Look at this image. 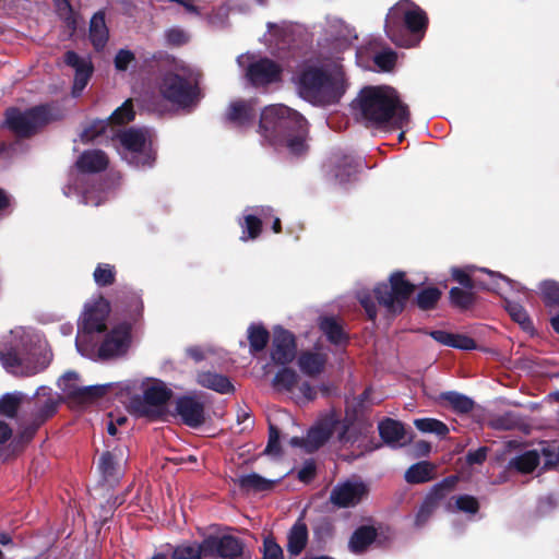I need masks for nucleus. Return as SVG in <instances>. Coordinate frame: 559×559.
I'll list each match as a JSON object with an SVG mask.
<instances>
[{"instance_id": "2eb2a0df", "label": "nucleus", "mask_w": 559, "mask_h": 559, "mask_svg": "<svg viewBox=\"0 0 559 559\" xmlns=\"http://www.w3.org/2000/svg\"><path fill=\"white\" fill-rule=\"evenodd\" d=\"M134 110L133 104L131 99H127L120 107H118L108 120H97L93 122L88 128H86L81 133V139L83 142H90L99 136L103 132H105L107 126L109 123L112 124H124L134 119Z\"/></svg>"}, {"instance_id": "bb28decb", "label": "nucleus", "mask_w": 559, "mask_h": 559, "mask_svg": "<svg viewBox=\"0 0 559 559\" xmlns=\"http://www.w3.org/2000/svg\"><path fill=\"white\" fill-rule=\"evenodd\" d=\"M326 364V355L320 352L306 350L298 357V367L302 373L314 377L321 373Z\"/></svg>"}, {"instance_id": "0e129e2a", "label": "nucleus", "mask_w": 559, "mask_h": 559, "mask_svg": "<svg viewBox=\"0 0 559 559\" xmlns=\"http://www.w3.org/2000/svg\"><path fill=\"white\" fill-rule=\"evenodd\" d=\"M265 453L271 455L280 454V432L274 426H270V436Z\"/></svg>"}, {"instance_id": "39448f33", "label": "nucleus", "mask_w": 559, "mask_h": 559, "mask_svg": "<svg viewBox=\"0 0 559 559\" xmlns=\"http://www.w3.org/2000/svg\"><path fill=\"white\" fill-rule=\"evenodd\" d=\"M426 13L409 0H401L386 15V36L397 46L413 47L423 38L427 27Z\"/></svg>"}, {"instance_id": "a211bd4d", "label": "nucleus", "mask_w": 559, "mask_h": 559, "mask_svg": "<svg viewBox=\"0 0 559 559\" xmlns=\"http://www.w3.org/2000/svg\"><path fill=\"white\" fill-rule=\"evenodd\" d=\"M130 342V325L120 324L108 333L98 347L100 358L108 359L123 355Z\"/></svg>"}, {"instance_id": "e2e57ef3", "label": "nucleus", "mask_w": 559, "mask_h": 559, "mask_svg": "<svg viewBox=\"0 0 559 559\" xmlns=\"http://www.w3.org/2000/svg\"><path fill=\"white\" fill-rule=\"evenodd\" d=\"M357 298L361 306L365 308L369 319L374 320L377 317V309L370 294L368 292L361 290L357 293Z\"/></svg>"}, {"instance_id": "5fc2aeb1", "label": "nucleus", "mask_w": 559, "mask_h": 559, "mask_svg": "<svg viewBox=\"0 0 559 559\" xmlns=\"http://www.w3.org/2000/svg\"><path fill=\"white\" fill-rule=\"evenodd\" d=\"M441 296L438 288H427L420 292L417 296L418 307L423 310H428L435 307Z\"/></svg>"}, {"instance_id": "9d476101", "label": "nucleus", "mask_w": 559, "mask_h": 559, "mask_svg": "<svg viewBox=\"0 0 559 559\" xmlns=\"http://www.w3.org/2000/svg\"><path fill=\"white\" fill-rule=\"evenodd\" d=\"M171 391L158 380L143 383V395L132 396L128 403L129 412L138 417H154L158 415L170 399Z\"/></svg>"}, {"instance_id": "473e14b6", "label": "nucleus", "mask_w": 559, "mask_h": 559, "mask_svg": "<svg viewBox=\"0 0 559 559\" xmlns=\"http://www.w3.org/2000/svg\"><path fill=\"white\" fill-rule=\"evenodd\" d=\"M539 462L540 455L537 450H528L511 459L508 467L522 474H528L538 466Z\"/></svg>"}, {"instance_id": "58836bf2", "label": "nucleus", "mask_w": 559, "mask_h": 559, "mask_svg": "<svg viewBox=\"0 0 559 559\" xmlns=\"http://www.w3.org/2000/svg\"><path fill=\"white\" fill-rule=\"evenodd\" d=\"M28 400L27 395L20 391L5 393L0 397V414L14 418L21 405Z\"/></svg>"}, {"instance_id": "423d86ee", "label": "nucleus", "mask_w": 559, "mask_h": 559, "mask_svg": "<svg viewBox=\"0 0 559 559\" xmlns=\"http://www.w3.org/2000/svg\"><path fill=\"white\" fill-rule=\"evenodd\" d=\"M160 95L179 109H190L201 98L199 73L188 67L166 72L158 85Z\"/></svg>"}, {"instance_id": "6e6552de", "label": "nucleus", "mask_w": 559, "mask_h": 559, "mask_svg": "<svg viewBox=\"0 0 559 559\" xmlns=\"http://www.w3.org/2000/svg\"><path fill=\"white\" fill-rule=\"evenodd\" d=\"M109 312L110 305L102 296L85 305L75 340L76 349L81 355L87 356L93 352L99 336L106 330Z\"/></svg>"}, {"instance_id": "c9c22d12", "label": "nucleus", "mask_w": 559, "mask_h": 559, "mask_svg": "<svg viewBox=\"0 0 559 559\" xmlns=\"http://www.w3.org/2000/svg\"><path fill=\"white\" fill-rule=\"evenodd\" d=\"M272 383L275 390L292 396L299 383V376L295 370L284 367L276 372Z\"/></svg>"}, {"instance_id": "a878e982", "label": "nucleus", "mask_w": 559, "mask_h": 559, "mask_svg": "<svg viewBox=\"0 0 559 559\" xmlns=\"http://www.w3.org/2000/svg\"><path fill=\"white\" fill-rule=\"evenodd\" d=\"M255 111L254 100H236L229 105L227 119L238 127H243L252 121Z\"/></svg>"}, {"instance_id": "72a5a7b5", "label": "nucleus", "mask_w": 559, "mask_h": 559, "mask_svg": "<svg viewBox=\"0 0 559 559\" xmlns=\"http://www.w3.org/2000/svg\"><path fill=\"white\" fill-rule=\"evenodd\" d=\"M331 28H333L330 32L333 45L340 50L347 49L353 44V40L357 38L354 31L341 20H335Z\"/></svg>"}, {"instance_id": "6ab92c4d", "label": "nucleus", "mask_w": 559, "mask_h": 559, "mask_svg": "<svg viewBox=\"0 0 559 559\" xmlns=\"http://www.w3.org/2000/svg\"><path fill=\"white\" fill-rule=\"evenodd\" d=\"M296 357V342L295 336L278 328L274 331L272 342L271 359L274 364L285 366L292 362Z\"/></svg>"}, {"instance_id": "4468645a", "label": "nucleus", "mask_w": 559, "mask_h": 559, "mask_svg": "<svg viewBox=\"0 0 559 559\" xmlns=\"http://www.w3.org/2000/svg\"><path fill=\"white\" fill-rule=\"evenodd\" d=\"M50 120L49 108L38 106L25 111L10 108L5 114V126L19 136H28Z\"/></svg>"}, {"instance_id": "5701e85b", "label": "nucleus", "mask_w": 559, "mask_h": 559, "mask_svg": "<svg viewBox=\"0 0 559 559\" xmlns=\"http://www.w3.org/2000/svg\"><path fill=\"white\" fill-rule=\"evenodd\" d=\"M176 412L182 421L190 427H199L204 423V405L195 396H183L177 400Z\"/></svg>"}, {"instance_id": "bf43d9fd", "label": "nucleus", "mask_w": 559, "mask_h": 559, "mask_svg": "<svg viewBox=\"0 0 559 559\" xmlns=\"http://www.w3.org/2000/svg\"><path fill=\"white\" fill-rule=\"evenodd\" d=\"M373 60L380 70L390 71L395 64L396 53L391 49H385L377 53Z\"/></svg>"}, {"instance_id": "ddd939ff", "label": "nucleus", "mask_w": 559, "mask_h": 559, "mask_svg": "<svg viewBox=\"0 0 559 559\" xmlns=\"http://www.w3.org/2000/svg\"><path fill=\"white\" fill-rule=\"evenodd\" d=\"M414 289L415 285L405 280L403 272L397 271L391 274L389 284H379L374 294L380 305L396 313L402 311Z\"/></svg>"}, {"instance_id": "cd10ccee", "label": "nucleus", "mask_w": 559, "mask_h": 559, "mask_svg": "<svg viewBox=\"0 0 559 559\" xmlns=\"http://www.w3.org/2000/svg\"><path fill=\"white\" fill-rule=\"evenodd\" d=\"M379 432L385 443L393 448L405 443V429L403 425L393 419H385L379 424Z\"/></svg>"}, {"instance_id": "aec40b11", "label": "nucleus", "mask_w": 559, "mask_h": 559, "mask_svg": "<svg viewBox=\"0 0 559 559\" xmlns=\"http://www.w3.org/2000/svg\"><path fill=\"white\" fill-rule=\"evenodd\" d=\"M64 62L75 71L72 94L78 97L86 87L93 73L91 59L81 57L74 51H68L64 56Z\"/></svg>"}, {"instance_id": "a18cd8bd", "label": "nucleus", "mask_w": 559, "mask_h": 559, "mask_svg": "<svg viewBox=\"0 0 559 559\" xmlns=\"http://www.w3.org/2000/svg\"><path fill=\"white\" fill-rule=\"evenodd\" d=\"M504 307L512 320L519 323L523 330H533V323L522 305L515 301L506 300Z\"/></svg>"}, {"instance_id": "4d7b16f0", "label": "nucleus", "mask_w": 559, "mask_h": 559, "mask_svg": "<svg viewBox=\"0 0 559 559\" xmlns=\"http://www.w3.org/2000/svg\"><path fill=\"white\" fill-rule=\"evenodd\" d=\"M316 396V389L309 382H301L298 383L290 397L294 399L297 403H307L314 400Z\"/></svg>"}, {"instance_id": "b1692460", "label": "nucleus", "mask_w": 559, "mask_h": 559, "mask_svg": "<svg viewBox=\"0 0 559 559\" xmlns=\"http://www.w3.org/2000/svg\"><path fill=\"white\" fill-rule=\"evenodd\" d=\"M124 462V453L121 448L114 451L104 452L99 457L98 468L106 481H117L122 476V464Z\"/></svg>"}, {"instance_id": "412c9836", "label": "nucleus", "mask_w": 559, "mask_h": 559, "mask_svg": "<svg viewBox=\"0 0 559 559\" xmlns=\"http://www.w3.org/2000/svg\"><path fill=\"white\" fill-rule=\"evenodd\" d=\"M135 386V382L126 381L119 383H105V384H96V385H84L82 386L76 395L74 401L75 404L85 406L92 403H95L100 397L107 395L111 390L116 389L119 392L130 391Z\"/></svg>"}, {"instance_id": "c85d7f7f", "label": "nucleus", "mask_w": 559, "mask_h": 559, "mask_svg": "<svg viewBox=\"0 0 559 559\" xmlns=\"http://www.w3.org/2000/svg\"><path fill=\"white\" fill-rule=\"evenodd\" d=\"M197 382L201 386L213 390L221 394H227L234 391V385L229 379L226 376L216 372H199L197 376Z\"/></svg>"}, {"instance_id": "37998d69", "label": "nucleus", "mask_w": 559, "mask_h": 559, "mask_svg": "<svg viewBox=\"0 0 559 559\" xmlns=\"http://www.w3.org/2000/svg\"><path fill=\"white\" fill-rule=\"evenodd\" d=\"M173 559H201L205 556L204 540L200 544H182L175 548Z\"/></svg>"}, {"instance_id": "4c0bfd02", "label": "nucleus", "mask_w": 559, "mask_h": 559, "mask_svg": "<svg viewBox=\"0 0 559 559\" xmlns=\"http://www.w3.org/2000/svg\"><path fill=\"white\" fill-rule=\"evenodd\" d=\"M333 163L335 164V169L333 170L334 177L340 183L348 181L350 177L357 173L359 166L350 155H335Z\"/></svg>"}, {"instance_id": "393cba45", "label": "nucleus", "mask_w": 559, "mask_h": 559, "mask_svg": "<svg viewBox=\"0 0 559 559\" xmlns=\"http://www.w3.org/2000/svg\"><path fill=\"white\" fill-rule=\"evenodd\" d=\"M254 212V214L245 215L243 222H240L242 228L240 239L242 241L257 238L261 230V224L271 216V209L269 207H255Z\"/></svg>"}, {"instance_id": "a19ab883", "label": "nucleus", "mask_w": 559, "mask_h": 559, "mask_svg": "<svg viewBox=\"0 0 559 559\" xmlns=\"http://www.w3.org/2000/svg\"><path fill=\"white\" fill-rule=\"evenodd\" d=\"M435 466L429 462H419L412 465L405 472V479L409 484H419L430 480L433 477Z\"/></svg>"}, {"instance_id": "20e7f679", "label": "nucleus", "mask_w": 559, "mask_h": 559, "mask_svg": "<svg viewBox=\"0 0 559 559\" xmlns=\"http://www.w3.org/2000/svg\"><path fill=\"white\" fill-rule=\"evenodd\" d=\"M260 132L276 147H286L293 155H301L308 150L307 121L297 111L284 105H271L261 112Z\"/></svg>"}, {"instance_id": "f3484780", "label": "nucleus", "mask_w": 559, "mask_h": 559, "mask_svg": "<svg viewBox=\"0 0 559 559\" xmlns=\"http://www.w3.org/2000/svg\"><path fill=\"white\" fill-rule=\"evenodd\" d=\"M205 556L223 559L243 558L241 542L230 535L209 536L204 538Z\"/></svg>"}, {"instance_id": "49530a36", "label": "nucleus", "mask_w": 559, "mask_h": 559, "mask_svg": "<svg viewBox=\"0 0 559 559\" xmlns=\"http://www.w3.org/2000/svg\"><path fill=\"white\" fill-rule=\"evenodd\" d=\"M441 399L448 402L457 413L465 414L471 412L474 407V402L469 397L457 392L442 393Z\"/></svg>"}, {"instance_id": "ea45409f", "label": "nucleus", "mask_w": 559, "mask_h": 559, "mask_svg": "<svg viewBox=\"0 0 559 559\" xmlns=\"http://www.w3.org/2000/svg\"><path fill=\"white\" fill-rule=\"evenodd\" d=\"M237 484L240 486L241 489L246 491L258 492L270 490L275 484V481L266 479L257 473H250L246 475H240L237 478Z\"/></svg>"}, {"instance_id": "de8ad7c7", "label": "nucleus", "mask_w": 559, "mask_h": 559, "mask_svg": "<svg viewBox=\"0 0 559 559\" xmlns=\"http://www.w3.org/2000/svg\"><path fill=\"white\" fill-rule=\"evenodd\" d=\"M414 425L418 430L425 433H435L439 437H444L449 432V428L442 421L435 418H419L415 419Z\"/></svg>"}, {"instance_id": "774afa93", "label": "nucleus", "mask_w": 559, "mask_h": 559, "mask_svg": "<svg viewBox=\"0 0 559 559\" xmlns=\"http://www.w3.org/2000/svg\"><path fill=\"white\" fill-rule=\"evenodd\" d=\"M316 475V465L312 461H308L298 472V478L304 483H309Z\"/></svg>"}, {"instance_id": "dca6fc26", "label": "nucleus", "mask_w": 559, "mask_h": 559, "mask_svg": "<svg viewBox=\"0 0 559 559\" xmlns=\"http://www.w3.org/2000/svg\"><path fill=\"white\" fill-rule=\"evenodd\" d=\"M367 492V486L362 481L346 480L334 486L330 501L338 508H352L358 504Z\"/></svg>"}, {"instance_id": "c03bdc74", "label": "nucleus", "mask_w": 559, "mask_h": 559, "mask_svg": "<svg viewBox=\"0 0 559 559\" xmlns=\"http://www.w3.org/2000/svg\"><path fill=\"white\" fill-rule=\"evenodd\" d=\"M331 431L326 427L318 426L308 431L305 440V449L307 452H313L319 449L329 438Z\"/></svg>"}, {"instance_id": "13d9d810", "label": "nucleus", "mask_w": 559, "mask_h": 559, "mask_svg": "<svg viewBox=\"0 0 559 559\" xmlns=\"http://www.w3.org/2000/svg\"><path fill=\"white\" fill-rule=\"evenodd\" d=\"M519 424V419L513 413H504L491 420V427L498 430H511Z\"/></svg>"}, {"instance_id": "c756f323", "label": "nucleus", "mask_w": 559, "mask_h": 559, "mask_svg": "<svg viewBox=\"0 0 559 559\" xmlns=\"http://www.w3.org/2000/svg\"><path fill=\"white\" fill-rule=\"evenodd\" d=\"M36 397V416L44 421L48 417L52 416L57 409V399L52 393V390L47 386H40L34 394Z\"/></svg>"}, {"instance_id": "79ce46f5", "label": "nucleus", "mask_w": 559, "mask_h": 559, "mask_svg": "<svg viewBox=\"0 0 559 559\" xmlns=\"http://www.w3.org/2000/svg\"><path fill=\"white\" fill-rule=\"evenodd\" d=\"M58 386L62 391L63 395L74 403L82 386V381L79 373L75 371H68L59 378Z\"/></svg>"}, {"instance_id": "0eeeda50", "label": "nucleus", "mask_w": 559, "mask_h": 559, "mask_svg": "<svg viewBox=\"0 0 559 559\" xmlns=\"http://www.w3.org/2000/svg\"><path fill=\"white\" fill-rule=\"evenodd\" d=\"M107 165L108 158L104 152L99 150L85 151L76 160V167L82 174L78 175L73 182H70L63 188V193L67 197L76 194L80 197L81 203L98 206L104 202L107 193L98 186H90L88 188L83 189L80 185H85L87 182L84 174L98 173L104 170Z\"/></svg>"}, {"instance_id": "052dcab7", "label": "nucleus", "mask_w": 559, "mask_h": 559, "mask_svg": "<svg viewBox=\"0 0 559 559\" xmlns=\"http://www.w3.org/2000/svg\"><path fill=\"white\" fill-rule=\"evenodd\" d=\"M262 559H283V549L271 537H266L263 542Z\"/></svg>"}, {"instance_id": "9b49d317", "label": "nucleus", "mask_w": 559, "mask_h": 559, "mask_svg": "<svg viewBox=\"0 0 559 559\" xmlns=\"http://www.w3.org/2000/svg\"><path fill=\"white\" fill-rule=\"evenodd\" d=\"M237 63L253 86H266L281 80V66L269 58L247 52L237 58Z\"/></svg>"}, {"instance_id": "864d4df0", "label": "nucleus", "mask_w": 559, "mask_h": 559, "mask_svg": "<svg viewBox=\"0 0 559 559\" xmlns=\"http://www.w3.org/2000/svg\"><path fill=\"white\" fill-rule=\"evenodd\" d=\"M93 277L98 286L111 285L115 281V267L107 263H100L96 266Z\"/></svg>"}, {"instance_id": "603ef678", "label": "nucleus", "mask_w": 559, "mask_h": 559, "mask_svg": "<svg viewBox=\"0 0 559 559\" xmlns=\"http://www.w3.org/2000/svg\"><path fill=\"white\" fill-rule=\"evenodd\" d=\"M478 501L468 495L459 496L454 499V503H449L448 509L463 511L469 514H475L478 511Z\"/></svg>"}, {"instance_id": "8fccbe9b", "label": "nucleus", "mask_w": 559, "mask_h": 559, "mask_svg": "<svg viewBox=\"0 0 559 559\" xmlns=\"http://www.w3.org/2000/svg\"><path fill=\"white\" fill-rule=\"evenodd\" d=\"M248 338L250 343V350L260 352L262 350L267 341H269V332L261 325L252 324L248 329Z\"/></svg>"}, {"instance_id": "680f3d73", "label": "nucleus", "mask_w": 559, "mask_h": 559, "mask_svg": "<svg viewBox=\"0 0 559 559\" xmlns=\"http://www.w3.org/2000/svg\"><path fill=\"white\" fill-rule=\"evenodd\" d=\"M189 34L181 28H170L166 32V39L168 44L174 46H181L189 41Z\"/></svg>"}, {"instance_id": "6e6d98bb", "label": "nucleus", "mask_w": 559, "mask_h": 559, "mask_svg": "<svg viewBox=\"0 0 559 559\" xmlns=\"http://www.w3.org/2000/svg\"><path fill=\"white\" fill-rule=\"evenodd\" d=\"M472 289H463L460 287H453L450 290V298L453 305L460 308H467L473 304L474 297L471 292Z\"/></svg>"}, {"instance_id": "7c9ffc66", "label": "nucleus", "mask_w": 559, "mask_h": 559, "mask_svg": "<svg viewBox=\"0 0 559 559\" xmlns=\"http://www.w3.org/2000/svg\"><path fill=\"white\" fill-rule=\"evenodd\" d=\"M376 537L377 531L374 527L368 525L360 526L353 533L349 539V550L354 554H360L374 542Z\"/></svg>"}, {"instance_id": "1a4fd4ad", "label": "nucleus", "mask_w": 559, "mask_h": 559, "mask_svg": "<svg viewBox=\"0 0 559 559\" xmlns=\"http://www.w3.org/2000/svg\"><path fill=\"white\" fill-rule=\"evenodd\" d=\"M121 157L135 167H150L154 162L151 133L147 129L130 128L119 135Z\"/></svg>"}, {"instance_id": "2f4dec72", "label": "nucleus", "mask_w": 559, "mask_h": 559, "mask_svg": "<svg viewBox=\"0 0 559 559\" xmlns=\"http://www.w3.org/2000/svg\"><path fill=\"white\" fill-rule=\"evenodd\" d=\"M287 550L292 556L301 554L307 545L308 530L302 521H297L290 528L287 536Z\"/></svg>"}, {"instance_id": "e433bc0d", "label": "nucleus", "mask_w": 559, "mask_h": 559, "mask_svg": "<svg viewBox=\"0 0 559 559\" xmlns=\"http://www.w3.org/2000/svg\"><path fill=\"white\" fill-rule=\"evenodd\" d=\"M90 38L95 49H102L108 39V29L105 24V16L102 12H97L91 19Z\"/></svg>"}, {"instance_id": "4be33fe9", "label": "nucleus", "mask_w": 559, "mask_h": 559, "mask_svg": "<svg viewBox=\"0 0 559 559\" xmlns=\"http://www.w3.org/2000/svg\"><path fill=\"white\" fill-rule=\"evenodd\" d=\"M453 481L445 479L443 483L436 485L424 500L417 512L415 524L417 527L423 526L438 508L440 501L447 497L452 488Z\"/></svg>"}, {"instance_id": "3c124183", "label": "nucleus", "mask_w": 559, "mask_h": 559, "mask_svg": "<svg viewBox=\"0 0 559 559\" xmlns=\"http://www.w3.org/2000/svg\"><path fill=\"white\" fill-rule=\"evenodd\" d=\"M293 24L288 22H282L280 24H267L269 36L274 38L275 45L278 46L281 43L288 41L293 34Z\"/></svg>"}, {"instance_id": "f257e3e1", "label": "nucleus", "mask_w": 559, "mask_h": 559, "mask_svg": "<svg viewBox=\"0 0 559 559\" xmlns=\"http://www.w3.org/2000/svg\"><path fill=\"white\" fill-rule=\"evenodd\" d=\"M50 361V350L31 329L17 326L0 337V364L14 377L35 376Z\"/></svg>"}, {"instance_id": "69168bd1", "label": "nucleus", "mask_w": 559, "mask_h": 559, "mask_svg": "<svg viewBox=\"0 0 559 559\" xmlns=\"http://www.w3.org/2000/svg\"><path fill=\"white\" fill-rule=\"evenodd\" d=\"M134 60V55L130 50L121 49L115 58V66L117 70L123 71Z\"/></svg>"}, {"instance_id": "09e8293b", "label": "nucleus", "mask_w": 559, "mask_h": 559, "mask_svg": "<svg viewBox=\"0 0 559 559\" xmlns=\"http://www.w3.org/2000/svg\"><path fill=\"white\" fill-rule=\"evenodd\" d=\"M539 294L546 306L559 307V283L556 281L547 280L539 284Z\"/></svg>"}, {"instance_id": "7ed1b4c3", "label": "nucleus", "mask_w": 559, "mask_h": 559, "mask_svg": "<svg viewBox=\"0 0 559 559\" xmlns=\"http://www.w3.org/2000/svg\"><path fill=\"white\" fill-rule=\"evenodd\" d=\"M356 117L369 127L403 128L409 120L407 106L390 86H366L353 102Z\"/></svg>"}, {"instance_id": "338daca9", "label": "nucleus", "mask_w": 559, "mask_h": 559, "mask_svg": "<svg viewBox=\"0 0 559 559\" xmlns=\"http://www.w3.org/2000/svg\"><path fill=\"white\" fill-rule=\"evenodd\" d=\"M451 347L464 349V350H471V349L476 348V343L473 338H471L468 336L454 334L453 341L451 343Z\"/></svg>"}, {"instance_id": "f03ea898", "label": "nucleus", "mask_w": 559, "mask_h": 559, "mask_svg": "<svg viewBox=\"0 0 559 559\" xmlns=\"http://www.w3.org/2000/svg\"><path fill=\"white\" fill-rule=\"evenodd\" d=\"M293 81L300 97L317 106L338 103L347 88L342 66L328 59L302 62Z\"/></svg>"}, {"instance_id": "f704fd0d", "label": "nucleus", "mask_w": 559, "mask_h": 559, "mask_svg": "<svg viewBox=\"0 0 559 559\" xmlns=\"http://www.w3.org/2000/svg\"><path fill=\"white\" fill-rule=\"evenodd\" d=\"M319 326L326 338L333 344H343L347 340V335L341 322L334 317L320 318Z\"/></svg>"}, {"instance_id": "f8f14e48", "label": "nucleus", "mask_w": 559, "mask_h": 559, "mask_svg": "<svg viewBox=\"0 0 559 559\" xmlns=\"http://www.w3.org/2000/svg\"><path fill=\"white\" fill-rule=\"evenodd\" d=\"M475 272L476 267L474 265H467L463 269L453 267L452 276L456 282H459L462 286L468 289L480 287L484 289L501 292L502 285H508L512 289H516L519 292L524 289V287L521 286L519 283L511 281L510 278L506 277L500 273H496L487 269H480L479 272L486 275L487 277L485 280L480 278L479 276H476Z\"/></svg>"}]
</instances>
